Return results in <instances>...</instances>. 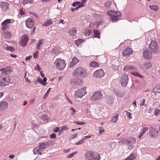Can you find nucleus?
<instances>
[{"mask_svg":"<svg viewBox=\"0 0 160 160\" xmlns=\"http://www.w3.org/2000/svg\"><path fill=\"white\" fill-rule=\"evenodd\" d=\"M12 70L11 67H8L2 68L0 70V73L2 74L0 76V85L1 86H5L8 85L10 82V80L8 77L3 76L5 75L9 74Z\"/></svg>","mask_w":160,"mask_h":160,"instance_id":"obj_1","label":"nucleus"},{"mask_svg":"<svg viewBox=\"0 0 160 160\" xmlns=\"http://www.w3.org/2000/svg\"><path fill=\"white\" fill-rule=\"evenodd\" d=\"M85 156L87 160H100V155L98 153L93 154L92 151L86 152Z\"/></svg>","mask_w":160,"mask_h":160,"instance_id":"obj_2","label":"nucleus"},{"mask_svg":"<svg viewBox=\"0 0 160 160\" xmlns=\"http://www.w3.org/2000/svg\"><path fill=\"white\" fill-rule=\"evenodd\" d=\"M108 15L110 16V18L112 22H117L119 19V17L121 15L120 12H115L113 11H110L107 12Z\"/></svg>","mask_w":160,"mask_h":160,"instance_id":"obj_3","label":"nucleus"},{"mask_svg":"<svg viewBox=\"0 0 160 160\" xmlns=\"http://www.w3.org/2000/svg\"><path fill=\"white\" fill-rule=\"evenodd\" d=\"M72 75L74 77H82L85 78L87 75V72L83 68L79 67L74 70Z\"/></svg>","mask_w":160,"mask_h":160,"instance_id":"obj_4","label":"nucleus"},{"mask_svg":"<svg viewBox=\"0 0 160 160\" xmlns=\"http://www.w3.org/2000/svg\"><path fill=\"white\" fill-rule=\"evenodd\" d=\"M149 48L151 51L152 53L158 54L159 52L158 45L156 41L152 40L149 46Z\"/></svg>","mask_w":160,"mask_h":160,"instance_id":"obj_5","label":"nucleus"},{"mask_svg":"<svg viewBox=\"0 0 160 160\" xmlns=\"http://www.w3.org/2000/svg\"><path fill=\"white\" fill-rule=\"evenodd\" d=\"M55 64L56 68L60 71L64 69L66 66L65 61L60 58L57 59L55 62Z\"/></svg>","mask_w":160,"mask_h":160,"instance_id":"obj_6","label":"nucleus"},{"mask_svg":"<svg viewBox=\"0 0 160 160\" xmlns=\"http://www.w3.org/2000/svg\"><path fill=\"white\" fill-rule=\"evenodd\" d=\"M86 89L84 87L81 89H78L75 92L74 96L77 98L82 97L83 96L87 94Z\"/></svg>","mask_w":160,"mask_h":160,"instance_id":"obj_7","label":"nucleus"},{"mask_svg":"<svg viewBox=\"0 0 160 160\" xmlns=\"http://www.w3.org/2000/svg\"><path fill=\"white\" fill-rule=\"evenodd\" d=\"M53 145L52 142L51 141H47L40 143L39 146V149L41 150L45 149L47 147H49Z\"/></svg>","mask_w":160,"mask_h":160,"instance_id":"obj_8","label":"nucleus"},{"mask_svg":"<svg viewBox=\"0 0 160 160\" xmlns=\"http://www.w3.org/2000/svg\"><path fill=\"white\" fill-rule=\"evenodd\" d=\"M102 98V93L100 92H95L93 93L92 96L90 97V100L92 101L99 100Z\"/></svg>","mask_w":160,"mask_h":160,"instance_id":"obj_9","label":"nucleus"},{"mask_svg":"<svg viewBox=\"0 0 160 160\" xmlns=\"http://www.w3.org/2000/svg\"><path fill=\"white\" fill-rule=\"evenodd\" d=\"M128 81V78L127 75H123L122 76L120 82L123 87H126Z\"/></svg>","mask_w":160,"mask_h":160,"instance_id":"obj_10","label":"nucleus"},{"mask_svg":"<svg viewBox=\"0 0 160 160\" xmlns=\"http://www.w3.org/2000/svg\"><path fill=\"white\" fill-rule=\"evenodd\" d=\"M28 41V36L27 35H23L21 38L20 45L22 47L26 46Z\"/></svg>","mask_w":160,"mask_h":160,"instance_id":"obj_11","label":"nucleus"},{"mask_svg":"<svg viewBox=\"0 0 160 160\" xmlns=\"http://www.w3.org/2000/svg\"><path fill=\"white\" fill-rule=\"evenodd\" d=\"M132 51L130 48H126L122 52V55L128 58L131 56L132 54Z\"/></svg>","mask_w":160,"mask_h":160,"instance_id":"obj_12","label":"nucleus"},{"mask_svg":"<svg viewBox=\"0 0 160 160\" xmlns=\"http://www.w3.org/2000/svg\"><path fill=\"white\" fill-rule=\"evenodd\" d=\"M104 75L103 70L102 69L97 70L94 72L93 76L96 78H101Z\"/></svg>","mask_w":160,"mask_h":160,"instance_id":"obj_13","label":"nucleus"},{"mask_svg":"<svg viewBox=\"0 0 160 160\" xmlns=\"http://www.w3.org/2000/svg\"><path fill=\"white\" fill-rule=\"evenodd\" d=\"M11 22V19H7L2 23V30H4L8 28L9 27V24Z\"/></svg>","mask_w":160,"mask_h":160,"instance_id":"obj_14","label":"nucleus"},{"mask_svg":"<svg viewBox=\"0 0 160 160\" xmlns=\"http://www.w3.org/2000/svg\"><path fill=\"white\" fill-rule=\"evenodd\" d=\"M34 23V21L33 19L30 18H28L26 21V26L29 28H32L33 27Z\"/></svg>","mask_w":160,"mask_h":160,"instance_id":"obj_15","label":"nucleus"},{"mask_svg":"<svg viewBox=\"0 0 160 160\" xmlns=\"http://www.w3.org/2000/svg\"><path fill=\"white\" fill-rule=\"evenodd\" d=\"M79 61V60L76 57H74L72 59V60L71 62L69 68H72L78 63Z\"/></svg>","mask_w":160,"mask_h":160,"instance_id":"obj_16","label":"nucleus"},{"mask_svg":"<svg viewBox=\"0 0 160 160\" xmlns=\"http://www.w3.org/2000/svg\"><path fill=\"white\" fill-rule=\"evenodd\" d=\"M8 107V103L5 101L0 102V111H3L7 109Z\"/></svg>","mask_w":160,"mask_h":160,"instance_id":"obj_17","label":"nucleus"},{"mask_svg":"<svg viewBox=\"0 0 160 160\" xmlns=\"http://www.w3.org/2000/svg\"><path fill=\"white\" fill-rule=\"evenodd\" d=\"M114 98L112 96H108L106 98V102L109 106L112 105L114 102Z\"/></svg>","mask_w":160,"mask_h":160,"instance_id":"obj_18","label":"nucleus"},{"mask_svg":"<svg viewBox=\"0 0 160 160\" xmlns=\"http://www.w3.org/2000/svg\"><path fill=\"white\" fill-rule=\"evenodd\" d=\"M143 56L144 58L149 59L151 58L152 53L150 52L148 50H145L143 52Z\"/></svg>","mask_w":160,"mask_h":160,"instance_id":"obj_19","label":"nucleus"},{"mask_svg":"<svg viewBox=\"0 0 160 160\" xmlns=\"http://www.w3.org/2000/svg\"><path fill=\"white\" fill-rule=\"evenodd\" d=\"M0 6L4 11H6L8 8L9 4L7 2H3L1 3Z\"/></svg>","mask_w":160,"mask_h":160,"instance_id":"obj_20","label":"nucleus"},{"mask_svg":"<svg viewBox=\"0 0 160 160\" xmlns=\"http://www.w3.org/2000/svg\"><path fill=\"white\" fill-rule=\"evenodd\" d=\"M158 131H156L155 130H152L151 131H149V134L151 137L156 138L158 136Z\"/></svg>","mask_w":160,"mask_h":160,"instance_id":"obj_21","label":"nucleus"},{"mask_svg":"<svg viewBox=\"0 0 160 160\" xmlns=\"http://www.w3.org/2000/svg\"><path fill=\"white\" fill-rule=\"evenodd\" d=\"M153 91L155 94L159 93H160V85L156 86L153 88Z\"/></svg>","mask_w":160,"mask_h":160,"instance_id":"obj_22","label":"nucleus"},{"mask_svg":"<svg viewBox=\"0 0 160 160\" xmlns=\"http://www.w3.org/2000/svg\"><path fill=\"white\" fill-rule=\"evenodd\" d=\"M68 34L72 36H73L75 35L76 33V30L74 28H72L70 30H69L68 32Z\"/></svg>","mask_w":160,"mask_h":160,"instance_id":"obj_23","label":"nucleus"},{"mask_svg":"<svg viewBox=\"0 0 160 160\" xmlns=\"http://www.w3.org/2000/svg\"><path fill=\"white\" fill-rule=\"evenodd\" d=\"M142 65L143 68H146V69H148L151 67L152 64L151 62H148L144 63L143 64H142Z\"/></svg>","mask_w":160,"mask_h":160,"instance_id":"obj_24","label":"nucleus"},{"mask_svg":"<svg viewBox=\"0 0 160 160\" xmlns=\"http://www.w3.org/2000/svg\"><path fill=\"white\" fill-rule=\"evenodd\" d=\"M136 142V139L134 138H132L128 139V144H135Z\"/></svg>","mask_w":160,"mask_h":160,"instance_id":"obj_25","label":"nucleus"},{"mask_svg":"<svg viewBox=\"0 0 160 160\" xmlns=\"http://www.w3.org/2000/svg\"><path fill=\"white\" fill-rule=\"evenodd\" d=\"M52 24V21L51 19H49L43 23L42 25L44 26H48Z\"/></svg>","mask_w":160,"mask_h":160,"instance_id":"obj_26","label":"nucleus"},{"mask_svg":"<svg viewBox=\"0 0 160 160\" xmlns=\"http://www.w3.org/2000/svg\"><path fill=\"white\" fill-rule=\"evenodd\" d=\"M47 79L46 77H44L42 80L40 78H38V82H40L43 85H45L46 84V82L47 81Z\"/></svg>","mask_w":160,"mask_h":160,"instance_id":"obj_27","label":"nucleus"},{"mask_svg":"<svg viewBox=\"0 0 160 160\" xmlns=\"http://www.w3.org/2000/svg\"><path fill=\"white\" fill-rule=\"evenodd\" d=\"M148 130V128L147 127H144L142 131L140 133L138 137L140 139L142 136L145 134V133Z\"/></svg>","mask_w":160,"mask_h":160,"instance_id":"obj_28","label":"nucleus"},{"mask_svg":"<svg viewBox=\"0 0 160 160\" xmlns=\"http://www.w3.org/2000/svg\"><path fill=\"white\" fill-rule=\"evenodd\" d=\"M43 42V39H40L39 40V42L37 43V49L38 50H39L40 49V47L41 45L42 44Z\"/></svg>","mask_w":160,"mask_h":160,"instance_id":"obj_29","label":"nucleus"},{"mask_svg":"<svg viewBox=\"0 0 160 160\" xmlns=\"http://www.w3.org/2000/svg\"><path fill=\"white\" fill-rule=\"evenodd\" d=\"M74 82L76 86H78L81 84L82 80L80 79H76L74 80Z\"/></svg>","mask_w":160,"mask_h":160,"instance_id":"obj_30","label":"nucleus"},{"mask_svg":"<svg viewBox=\"0 0 160 160\" xmlns=\"http://www.w3.org/2000/svg\"><path fill=\"white\" fill-rule=\"evenodd\" d=\"M115 92L118 96L120 97H122L124 95V93L120 92L119 91H116Z\"/></svg>","mask_w":160,"mask_h":160,"instance_id":"obj_31","label":"nucleus"},{"mask_svg":"<svg viewBox=\"0 0 160 160\" xmlns=\"http://www.w3.org/2000/svg\"><path fill=\"white\" fill-rule=\"evenodd\" d=\"M90 65L91 67H95L99 66V64L95 61H92L91 62Z\"/></svg>","mask_w":160,"mask_h":160,"instance_id":"obj_32","label":"nucleus"},{"mask_svg":"<svg viewBox=\"0 0 160 160\" xmlns=\"http://www.w3.org/2000/svg\"><path fill=\"white\" fill-rule=\"evenodd\" d=\"M135 159V157L133 154H131L125 160H134Z\"/></svg>","mask_w":160,"mask_h":160,"instance_id":"obj_33","label":"nucleus"},{"mask_svg":"<svg viewBox=\"0 0 160 160\" xmlns=\"http://www.w3.org/2000/svg\"><path fill=\"white\" fill-rule=\"evenodd\" d=\"M112 3V2L110 1H108L106 2L104 5L106 8H110V6H111Z\"/></svg>","mask_w":160,"mask_h":160,"instance_id":"obj_34","label":"nucleus"},{"mask_svg":"<svg viewBox=\"0 0 160 160\" xmlns=\"http://www.w3.org/2000/svg\"><path fill=\"white\" fill-rule=\"evenodd\" d=\"M128 139L127 140L125 139H122L119 142V144H125L127 143L128 144Z\"/></svg>","mask_w":160,"mask_h":160,"instance_id":"obj_35","label":"nucleus"},{"mask_svg":"<svg viewBox=\"0 0 160 160\" xmlns=\"http://www.w3.org/2000/svg\"><path fill=\"white\" fill-rule=\"evenodd\" d=\"M33 0H23L22 2V4L25 5L26 4L32 3Z\"/></svg>","mask_w":160,"mask_h":160,"instance_id":"obj_36","label":"nucleus"},{"mask_svg":"<svg viewBox=\"0 0 160 160\" xmlns=\"http://www.w3.org/2000/svg\"><path fill=\"white\" fill-rule=\"evenodd\" d=\"M118 119V115H116L115 116L113 117L111 119V122H115Z\"/></svg>","mask_w":160,"mask_h":160,"instance_id":"obj_37","label":"nucleus"},{"mask_svg":"<svg viewBox=\"0 0 160 160\" xmlns=\"http://www.w3.org/2000/svg\"><path fill=\"white\" fill-rule=\"evenodd\" d=\"M82 40L81 39H78L75 42V44L77 46L79 45L82 42Z\"/></svg>","mask_w":160,"mask_h":160,"instance_id":"obj_38","label":"nucleus"},{"mask_svg":"<svg viewBox=\"0 0 160 160\" xmlns=\"http://www.w3.org/2000/svg\"><path fill=\"white\" fill-rule=\"evenodd\" d=\"M149 7L152 10H154L155 11H156L158 9V7L157 5H150Z\"/></svg>","mask_w":160,"mask_h":160,"instance_id":"obj_39","label":"nucleus"},{"mask_svg":"<svg viewBox=\"0 0 160 160\" xmlns=\"http://www.w3.org/2000/svg\"><path fill=\"white\" fill-rule=\"evenodd\" d=\"M50 90H51V88H50L47 90L43 98L44 99H45L47 98L49 94L50 91Z\"/></svg>","mask_w":160,"mask_h":160,"instance_id":"obj_40","label":"nucleus"},{"mask_svg":"<svg viewBox=\"0 0 160 160\" xmlns=\"http://www.w3.org/2000/svg\"><path fill=\"white\" fill-rule=\"evenodd\" d=\"M85 34L87 36H90L92 33L89 30H86L84 31Z\"/></svg>","mask_w":160,"mask_h":160,"instance_id":"obj_41","label":"nucleus"},{"mask_svg":"<svg viewBox=\"0 0 160 160\" xmlns=\"http://www.w3.org/2000/svg\"><path fill=\"white\" fill-rule=\"evenodd\" d=\"M39 148H38V147L36 148H34L33 149V151L34 153V154H37L38 153L39 151Z\"/></svg>","mask_w":160,"mask_h":160,"instance_id":"obj_42","label":"nucleus"},{"mask_svg":"<svg viewBox=\"0 0 160 160\" xmlns=\"http://www.w3.org/2000/svg\"><path fill=\"white\" fill-rule=\"evenodd\" d=\"M4 35L7 38H9L11 36V33L8 31H6L4 32Z\"/></svg>","mask_w":160,"mask_h":160,"instance_id":"obj_43","label":"nucleus"},{"mask_svg":"<svg viewBox=\"0 0 160 160\" xmlns=\"http://www.w3.org/2000/svg\"><path fill=\"white\" fill-rule=\"evenodd\" d=\"M81 4L82 3H81L80 2L77 1L76 2H73L72 4V6L73 7H75L77 6H78V5Z\"/></svg>","mask_w":160,"mask_h":160,"instance_id":"obj_44","label":"nucleus"},{"mask_svg":"<svg viewBox=\"0 0 160 160\" xmlns=\"http://www.w3.org/2000/svg\"><path fill=\"white\" fill-rule=\"evenodd\" d=\"M94 36L95 37L99 38V32L97 30H94Z\"/></svg>","mask_w":160,"mask_h":160,"instance_id":"obj_45","label":"nucleus"},{"mask_svg":"<svg viewBox=\"0 0 160 160\" xmlns=\"http://www.w3.org/2000/svg\"><path fill=\"white\" fill-rule=\"evenodd\" d=\"M85 142V138H83L76 143V145L82 144Z\"/></svg>","mask_w":160,"mask_h":160,"instance_id":"obj_46","label":"nucleus"},{"mask_svg":"<svg viewBox=\"0 0 160 160\" xmlns=\"http://www.w3.org/2000/svg\"><path fill=\"white\" fill-rule=\"evenodd\" d=\"M131 73L132 75L134 76L141 77V75L138 72H131Z\"/></svg>","mask_w":160,"mask_h":160,"instance_id":"obj_47","label":"nucleus"},{"mask_svg":"<svg viewBox=\"0 0 160 160\" xmlns=\"http://www.w3.org/2000/svg\"><path fill=\"white\" fill-rule=\"evenodd\" d=\"M48 117L47 115H42V116L41 118L44 121L47 120L48 119Z\"/></svg>","mask_w":160,"mask_h":160,"instance_id":"obj_48","label":"nucleus"},{"mask_svg":"<svg viewBox=\"0 0 160 160\" xmlns=\"http://www.w3.org/2000/svg\"><path fill=\"white\" fill-rule=\"evenodd\" d=\"M84 4H81L78 5L77 7L74 8L75 10H77L79 8L84 6Z\"/></svg>","mask_w":160,"mask_h":160,"instance_id":"obj_49","label":"nucleus"},{"mask_svg":"<svg viewBox=\"0 0 160 160\" xmlns=\"http://www.w3.org/2000/svg\"><path fill=\"white\" fill-rule=\"evenodd\" d=\"M129 65H125L123 68V70L124 71H127L129 70Z\"/></svg>","mask_w":160,"mask_h":160,"instance_id":"obj_50","label":"nucleus"},{"mask_svg":"<svg viewBox=\"0 0 160 160\" xmlns=\"http://www.w3.org/2000/svg\"><path fill=\"white\" fill-rule=\"evenodd\" d=\"M77 153V152H75L72 153L71 154H70L68 156V158H71L74 155L76 154Z\"/></svg>","mask_w":160,"mask_h":160,"instance_id":"obj_51","label":"nucleus"},{"mask_svg":"<svg viewBox=\"0 0 160 160\" xmlns=\"http://www.w3.org/2000/svg\"><path fill=\"white\" fill-rule=\"evenodd\" d=\"M155 115L157 116L159 113V110L158 109H155L154 110Z\"/></svg>","mask_w":160,"mask_h":160,"instance_id":"obj_52","label":"nucleus"},{"mask_svg":"<svg viewBox=\"0 0 160 160\" xmlns=\"http://www.w3.org/2000/svg\"><path fill=\"white\" fill-rule=\"evenodd\" d=\"M61 129L63 131L64 130H68V128L67 126H64L61 127Z\"/></svg>","mask_w":160,"mask_h":160,"instance_id":"obj_53","label":"nucleus"},{"mask_svg":"<svg viewBox=\"0 0 160 160\" xmlns=\"http://www.w3.org/2000/svg\"><path fill=\"white\" fill-rule=\"evenodd\" d=\"M50 137L51 138L55 139L56 138V134L54 133H52L50 135Z\"/></svg>","mask_w":160,"mask_h":160,"instance_id":"obj_54","label":"nucleus"},{"mask_svg":"<svg viewBox=\"0 0 160 160\" xmlns=\"http://www.w3.org/2000/svg\"><path fill=\"white\" fill-rule=\"evenodd\" d=\"M70 110L73 111V112L71 113L72 115L73 116L74 115V113L76 112L75 109L73 108V107H71L70 108Z\"/></svg>","mask_w":160,"mask_h":160,"instance_id":"obj_55","label":"nucleus"},{"mask_svg":"<svg viewBox=\"0 0 160 160\" xmlns=\"http://www.w3.org/2000/svg\"><path fill=\"white\" fill-rule=\"evenodd\" d=\"M19 13L21 15H23L25 14V12L22 10V9H21L19 10Z\"/></svg>","mask_w":160,"mask_h":160,"instance_id":"obj_56","label":"nucleus"},{"mask_svg":"<svg viewBox=\"0 0 160 160\" xmlns=\"http://www.w3.org/2000/svg\"><path fill=\"white\" fill-rule=\"evenodd\" d=\"M59 127H57L53 129V132H57L59 131Z\"/></svg>","mask_w":160,"mask_h":160,"instance_id":"obj_57","label":"nucleus"},{"mask_svg":"<svg viewBox=\"0 0 160 160\" xmlns=\"http://www.w3.org/2000/svg\"><path fill=\"white\" fill-rule=\"evenodd\" d=\"M145 99L144 98H143L142 100V102H141L140 103V106H142L144 105L145 102Z\"/></svg>","mask_w":160,"mask_h":160,"instance_id":"obj_58","label":"nucleus"},{"mask_svg":"<svg viewBox=\"0 0 160 160\" xmlns=\"http://www.w3.org/2000/svg\"><path fill=\"white\" fill-rule=\"evenodd\" d=\"M104 132V130L102 128L99 127V133H103Z\"/></svg>","mask_w":160,"mask_h":160,"instance_id":"obj_59","label":"nucleus"},{"mask_svg":"<svg viewBox=\"0 0 160 160\" xmlns=\"http://www.w3.org/2000/svg\"><path fill=\"white\" fill-rule=\"evenodd\" d=\"M127 116L128 118H129L130 119H131L132 118L131 117V113L130 112H128L127 111Z\"/></svg>","mask_w":160,"mask_h":160,"instance_id":"obj_60","label":"nucleus"},{"mask_svg":"<svg viewBox=\"0 0 160 160\" xmlns=\"http://www.w3.org/2000/svg\"><path fill=\"white\" fill-rule=\"evenodd\" d=\"M77 135V134H75L73 135H72L71 136V139H73L76 137Z\"/></svg>","mask_w":160,"mask_h":160,"instance_id":"obj_61","label":"nucleus"},{"mask_svg":"<svg viewBox=\"0 0 160 160\" xmlns=\"http://www.w3.org/2000/svg\"><path fill=\"white\" fill-rule=\"evenodd\" d=\"M32 58V56H30L26 58L25 60L27 61L28 60H30Z\"/></svg>","mask_w":160,"mask_h":160,"instance_id":"obj_62","label":"nucleus"},{"mask_svg":"<svg viewBox=\"0 0 160 160\" xmlns=\"http://www.w3.org/2000/svg\"><path fill=\"white\" fill-rule=\"evenodd\" d=\"M8 49H9L10 51L11 52H12L14 51V49L13 48H12L11 47H8Z\"/></svg>","mask_w":160,"mask_h":160,"instance_id":"obj_63","label":"nucleus"},{"mask_svg":"<svg viewBox=\"0 0 160 160\" xmlns=\"http://www.w3.org/2000/svg\"><path fill=\"white\" fill-rule=\"evenodd\" d=\"M136 68L135 67L130 66L129 70L135 69Z\"/></svg>","mask_w":160,"mask_h":160,"instance_id":"obj_64","label":"nucleus"}]
</instances>
